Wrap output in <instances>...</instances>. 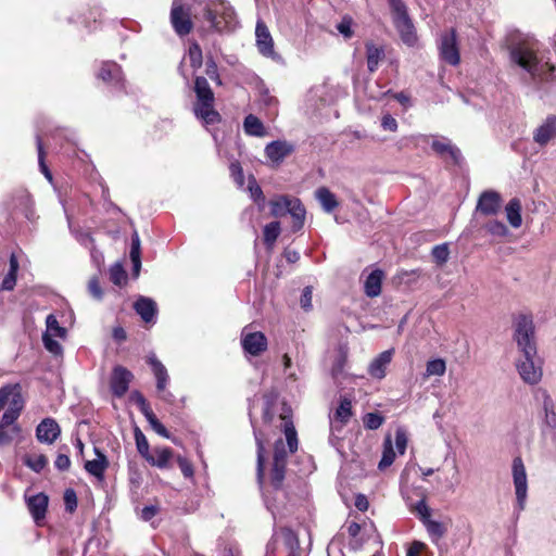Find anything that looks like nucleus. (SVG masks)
I'll list each match as a JSON object with an SVG mask.
<instances>
[{"mask_svg":"<svg viewBox=\"0 0 556 556\" xmlns=\"http://www.w3.org/2000/svg\"><path fill=\"white\" fill-rule=\"evenodd\" d=\"M407 441L408 440H407L406 430L402 427H399L395 430V435H394V443H395V448H396V451H394L391 435L390 434L386 435L384 441H383L382 457L378 464V468L380 470L387 469L388 467H390L393 464V462L396 457V454L403 455L406 451Z\"/></svg>","mask_w":556,"mask_h":556,"instance_id":"nucleus-8","label":"nucleus"},{"mask_svg":"<svg viewBox=\"0 0 556 556\" xmlns=\"http://www.w3.org/2000/svg\"><path fill=\"white\" fill-rule=\"evenodd\" d=\"M394 350H387L380 353L369 364L368 372L372 378L382 379L386 377L387 367L390 365Z\"/></svg>","mask_w":556,"mask_h":556,"instance_id":"nucleus-27","label":"nucleus"},{"mask_svg":"<svg viewBox=\"0 0 556 556\" xmlns=\"http://www.w3.org/2000/svg\"><path fill=\"white\" fill-rule=\"evenodd\" d=\"M290 205V211H288L287 214H290L293 219V231H299L304 225L306 211L301 201L296 198L292 199Z\"/></svg>","mask_w":556,"mask_h":556,"instance_id":"nucleus-34","label":"nucleus"},{"mask_svg":"<svg viewBox=\"0 0 556 556\" xmlns=\"http://www.w3.org/2000/svg\"><path fill=\"white\" fill-rule=\"evenodd\" d=\"M293 198L281 195L270 202V212L275 217L287 215L290 211V204Z\"/></svg>","mask_w":556,"mask_h":556,"instance_id":"nucleus-36","label":"nucleus"},{"mask_svg":"<svg viewBox=\"0 0 556 556\" xmlns=\"http://www.w3.org/2000/svg\"><path fill=\"white\" fill-rule=\"evenodd\" d=\"M252 428H255V425H252ZM254 437H255V442H256V447H257V451H256V453H257V467H256L257 481L260 484V489H261L265 505H266L267 509L271 513V515L275 517L277 506L274 505V498L270 497V490H268L267 481L265 480V475H264V470H265V439H264L262 432L257 431L256 429H254Z\"/></svg>","mask_w":556,"mask_h":556,"instance_id":"nucleus-7","label":"nucleus"},{"mask_svg":"<svg viewBox=\"0 0 556 556\" xmlns=\"http://www.w3.org/2000/svg\"><path fill=\"white\" fill-rule=\"evenodd\" d=\"M514 338L523 357L517 363L521 379L529 384L539 383L542 378V367L536 355L534 327L530 317L521 315L517 318Z\"/></svg>","mask_w":556,"mask_h":556,"instance_id":"nucleus-2","label":"nucleus"},{"mask_svg":"<svg viewBox=\"0 0 556 556\" xmlns=\"http://www.w3.org/2000/svg\"><path fill=\"white\" fill-rule=\"evenodd\" d=\"M55 337L52 336H42V342L47 351L54 355L62 354V346L61 344L54 340Z\"/></svg>","mask_w":556,"mask_h":556,"instance_id":"nucleus-51","label":"nucleus"},{"mask_svg":"<svg viewBox=\"0 0 556 556\" xmlns=\"http://www.w3.org/2000/svg\"><path fill=\"white\" fill-rule=\"evenodd\" d=\"M366 58H367V67L369 72H375L380 61L384 58V50L382 47H379L372 42L366 43Z\"/></svg>","mask_w":556,"mask_h":556,"instance_id":"nucleus-33","label":"nucleus"},{"mask_svg":"<svg viewBox=\"0 0 556 556\" xmlns=\"http://www.w3.org/2000/svg\"><path fill=\"white\" fill-rule=\"evenodd\" d=\"M337 29L344 38H351L353 35L352 20L349 17H343L342 21L337 25Z\"/></svg>","mask_w":556,"mask_h":556,"instance_id":"nucleus-56","label":"nucleus"},{"mask_svg":"<svg viewBox=\"0 0 556 556\" xmlns=\"http://www.w3.org/2000/svg\"><path fill=\"white\" fill-rule=\"evenodd\" d=\"M149 425L151 426V428L161 437L163 438H166V439H169L170 438V434L169 432L167 431V429L164 427V425L156 418V416H154L153 418H151L149 421Z\"/></svg>","mask_w":556,"mask_h":556,"instance_id":"nucleus-58","label":"nucleus"},{"mask_svg":"<svg viewBox=\"0 0 556 556\" xmlns=\"http://www.w3.org/2000/svg\"><path fill=\"white\" fill-rule=\"evenodd\" d=\"M24 463L27 467L36 472H40L48 464V459L45 455H28L24 458Z\"/></svg>","mask_w":556,"mask_h":556,"instance_id":"nucleus-43","label":"nucleus"},{"mask_svg":"<svg viewBox=\"0 0 556 556\" xmlns=\"http://www.w3.org/2000/svg\"><path fill=\"white\" fill-rule=\"evenodd\" d=\"M110 279L116 286H123L126 282L127 275L121 264L116 263L111 266Z\"/></svg>","mask_w":556,"mask_h":556,"instance_id":"nucleus-46","label":"nucleus"},{"mask_svg":"<svg viewBox=\"0 0 556 556\" xmlns=\"http://www.w3.org/2000/svg\"><path fill=\"white\" fill-rule=\"evenodd\" d=\"M60 433V426L52 418H45L36 428L37 440L46 444H52Z\"/></svg>","mask_w":556,"mask_h":556,"instance_id":"nucleus-22","label":"nucleus"},{"mask_svg":"<svg viewBox=\"0 0 556 556\" xmlns=\"http://www.w3.org/2000/svg\"><path fill=\"white\" fill-rule=\"evenodd\" d=\"M230 174L233 178L235 182L239 188H242L244 185V176L241 165L238 162H233L230 164Z\"/></svg>","mask_w":556,"mask_h":556,"instance_id":"nucleus-52","label":"nucleus"},{"mask_svg":"<svg viewBox=\"0 0 556 556\" xmlns=\"http://www.w3.org/2000/svg\"><path fill=\"white\" fill-rule=\"evenodd\" d=\"M486 231L495 237H506L508 235V229L506 225L500 220H490L485 224Z\"/></svg>","mask_w":556,"mask_h":556,"instance_id":"nucleus-45","label":"nucleus"},{"mask_svg":"<svg viewBox=\"0 0 556 556\" xmlns=\"http://www.w3.org/2000/svg\"><path fill=\"white\" fill-rule=\"evenodd\" d=\"M94 452H96L97 458H94L92 460H87L85 464V469L90 475H92L99 479H102L104 476V471L109 466V462H108L106 456L99 448L96 447Z\"/></svg>","mask_w":556,"mask_h":556,"instance_id":"nucleus-30","label":"nucleus"},{"mask_svg":"<svg viewBox=\"0 0 556 556\" xmlns=\"http://www.w3.org/2000/svg\"><path fill=\"white\" fill-rule=\"evenodd\" d=\"M243 128L247 135L254 137H263L266 134L263 123L253 114H249L244 118Z\"/></svg>","mask_w":556,"mask_h":556,"instance_id":"nucleus-35","label":"nucleus"},{"mask_svg":"<svg viewBox=\"0 0 556 556\" xmlns=\"http://www.w3.org/2000/svg\"><path fill=\"white\" fill-rule=\"evenodd\" d=\"M505 212L509 225L514 228H519L522 224L520 200L517 198L509 200L505 207Z\"/></svg>","mask_w":556,"mask_h":556,"instance_id":"nucleus-32","label":"nucleus"},{"mask_svg":"<svg viewBox=\"0 0 556 556\" xmlns=\"http://www.w3.org/2000/svg\"><path fill=\"white\" fill-rule=\"evenodd\" d=\"M384 274L380 269L372 270L364 282L365 294L369 298H376L381 293V285Z\"/></svg>","mask_w":556,"mask_h":556,"instance_id":"nucleus-29","label":"nucleus"},{"mask_svg":"<svg viewBox=\"0 0 556 556\" xmlns=\"http://www.w3.org/2000/svg\"><path fill=\"white\" fill-rule=\"evenodd\" d=\"M174 459V452L172 448L166 446H155L146 460L160 469H168L172 467Z\"/></svg>","mask_w":556,"mask_h":556,"instance_id":"nucleus-24","label":"nucleus"},{"mask_svg":"<svg viewBox=\"0 0 556 556\" xmlns=\"http://www.w3.org/2000/svg\"><path fill=\"white\" fill-rule=\"evenodd\" d=\"M65 509L73 513L77 507V496L74 490L67 489L64 493Z\"/></svg>","mask_w":556,"mask_h":556,"instance_id":"nucleus-54","label":"nucleus"},{"mask_svg":"<svg viewBox=\"0 0 556 556\" xmlns=\"http://www.w3.org/2000/svg\"><path fill=\"white\" fill-rule=\"evenodd\" d=\"M446 370L445 361L442 358H434L427 362L426 365V377L431 376H443Z\"/></svg>","mask_w":556,"mask_h":556,"instance_id":"nucleus-40","label":"nucleus"},{"mask_svg":"<svg viewBox=\"0 0 556 556\" xmlns=\"http://www.w3.org/2000/svg\"><path fill=\"white\" fill-rule=\"evenodd\" d=\"M510 63L528 75L529 83L541 89L555 78V66L542 50L541 42L530 35L511 34L506 40Z\"/></svg>","mask_w":556,"mask_h":556,"instance_id":"nucleus-1","label":"nucleus"},{"mask_svg":"<svg viewBox=\"0 0 556 556\" xmlns=\"http://www.w3.org/2000/svg\"><path fill=\"white\" fill-rule=\"evenodd\" d=\"M502 205V198L498 192L494 190L483 191L476 205V214L485 216L495 215L500 212Z\"/></svg>","mask_w":556,"mask_h":556,"instance_id":"nucleus-17","label":"nucleus"},{"mask_svg":"<svg viewBox=\"0 0 556 556\" xmlns=\"http://www.w3.org/2000/svg\"><path fill=\"white\" fill-rule=\"evenodd\" d=\"M157 513H159L157 506L150 505V506H146L141 509L140 516H141L142 520L150 521L153 517L156 516Z\"/></svg>","mask_w":556,"mask_h":556,"instance_id":"nucleus-63","label":"nucleus"},{"mask_svg":"<svg viewBox=\"0 0 556 556\" xmlns=\"http://www.w3.org/2000/svg\"><path fill=\"white\" fill-rule=\"evenodd\" d=\"M147 363L150 365L151 370L156 380V391H164L169 383V375L166 367L157 359L154 353L147 356Z\"/></svg>","mask_w":556,"mask_h":556,"instance_id":"nucleus-26","label":"nucleus"},{"mask_svg":"<svg viewBox=\"0 0 556 556\" xmlns=\"http://www.w3.org/2000/svg\"><path fill=\"white\" fill-rule=\"evenodd\" d=\"M426 548V544L420 541H414L408 551L406 556H419V554Z\"/></svg>","mask_w":556,"mask_h":556,"instance_id":"nucleus-64","label":"nucleus"},{"mask_svg":"<svg viewBox=\"0 0 556 556\" xmlns=\"http://www.w3.org/2000/svg\"><path fill=\"white\" fill-rule=\"evenodd\" d=\"M513 471V480L515 485L516 498L519 506V509H523L527 492H528V481H527V472L525 464L521 457H515L511 466Z\"/></svg>","mask_w":556,"mask_h":556,"instance_id":"nucleus-14","label":"nucleus"},{"mask_svg":"<svg viewBox=\"0 0 556 556\" xmlns=\"http://www.w3.org/2000/svg\"><path fill=\"white\" fill-rule=\"evenodd\" d=\"M188 58L190 65L194 70H198L202 66V50L198 43L194 42L189 47Z\"/></svg>","mask_w":556,"mask_h":556,"instance_id":"nucleus-47","label":"nucleus"},{"mask_svg":"<svg viewBox=\"0 0 556 556\" xmlns=\"http://www.w3.org/2000/svg\"><path fill=\"white\" fill-rule=\"evenodd\" d=\"M89 293L97 300H101L103 296V291L100 287L99 279L97 277H92L88 282Z\"/></svg>","mask_w":556,"mask_h":556,"instance_id":"nucleus-57","label":"nucleus"},{"mask_svg":"<svg viewBox=\"0 0 556 556\" xmlns=\"http://www.w3.org/2000/svg\"><path fill=\"white\" fill-rule=\"evenodd\" d=\"M440 58L447 64L456 66L460 62L456 31L454 29L444 31L438 41Z\"/></svg>","mask_w":556,"mask_h":556,"instance_id":"nucleus-11","label":"nucleus"},{"mask_svg":"<svg viewBox=\"0 0 556 556\" xmlns=\"http://www.w3.org/2000/svg\"><path fill=\"white\" fill-rule=\"evenodd\" d=\"M204 18L208 28L216 31H231L237 26L233 9L224 0L210 1L205 4Z\"/></svg>","mask_w":556,"mask_h":556,"instance_id":"nucleus-5","label":"nucleus"},{"mask_svg":"<svg viewBox=\"0 0 556 556\" xmlns=\"http://www.w3.org/2000/svg\"><path fill=\"white\" fill-rule=\"evenodd\" d=\"M413 511L417 515V517L425 526L433 543H438L445 535L447 530L446 526L440 521L430 518V508L428 507L425 500L418 501L415 504Z\"/></svg>","mask_w":556,"mask_h":556,"instance_id":"nucleus-10","label":"nucleus"},{"mask_svg":"<svg viewBox=\"0 0 556 556\" xmlns=\"http://www.w3.org/2000/svg\"><path fill=\"white\" fill-rule=\"evenodd\" d=\"M431 148L438 155L445 160L450 159L454 164L460 162L462 154L459 149L452 144L447 138L441 137L433 139Z\"/></svg>","mask_w":556,"mask_h":556,"instance_id":"nucleus-21","label":"nucleus"},{"mask_svg":"<svg viewBox=\"0 0 556 556\" xmlns=\"http://www.w3.org/2000/svg\"><path fill=\"white\" fill-rule=\"evenodd\" d=\"M248 190L255 202L264 200L263 191L253 176L249 177Z\"/></svg>","mask_w":556,"mask_h":556,"instance_id":"nucleus-53","label":"nucleus"},{"mask_svg":"<svg viewBox=\"0 0 556 556\" xmlns=\"http://www.w3.org/2000/svg\"><path fill=\"white\" fill-rule=\"evenodd\" d=\"M134 308L144 323L149 324L155 321L157 306L152 299L139 296L134 304Z\"/></svg>","mask_w":556,"mask_h":556,"instance_id":"nucleus-28","label":"nucleus"},{"mask_svg":"<svg viewBox=\"0 0 556 556\" xmlns=\"http://www.w3.org/2000/svg\"><path fill=\"white\" fill-rule=\"evenodd\" d=\"M285 435L287 440L288 451L281 438L276 440L274 450V459L269 471V480L267 482L268 490L271 493H279L281 491L282 482L285 480L286 464L288 453H293L298 448L296 431L292 422L285 421ZM274 502L276 497L271 496Z\"/></svg>","mask_w":556,"mask_h":556,"instance_id":"nucleus-3","label":"nucleus"},{"mask_svg":"<svg viewBox=\"0 0 556 556\" xmlns=\"http://www.w3.org/2000/svg\"><path fill=\"white\" fill-rule=\"evenodd\" d=\"M283 375L289 381H296L299 379V367L294 366L291 357L288 354L282 356Z\"/></svg>","mask_w":556,"mask_h":556,"instance_id":"nucleus-41","label":"nucleus"},{"mask_svg":"<svg viewBox=\"0 0 556 556\" xmlns=\"http://www.w3.org/2000/svg\"><path fill=\"white\" fill-rule=\"evenodd\" d=\"M315 198L326 213H331L339 206L336 195L326 187L318 188L315 191Z\"/></svg>","mask_w":556,"mask_h":556,"instance_id":"nucleus-31","label":"nucleus"},{"mask_svg":"<svg viewBox=\"0 0 556 556\" xmlns=\"http://www.w3.org/2000/svg\"><path fill=\"white\" fill-rule=\"evenodd\" d=\"M241 345L247 354L258 356L267 350L268 341L261 331H252L251 326H245L241 331Z\"/></svg>","mask_w":556,"mask_h":556,"instance_id":"nucleus-12","label":"nucleus"},{"mask_svg":"<svg viewBox=\"0 0 556 556\" xmlns=\"http://www.w3.org/2000/svg\"><path fill=\"white\" fill-rule=\"evenodd\" d=\"M381 126L384 130L395 131L397 129V122L390 114H386L382 117Z\"/></svg>","mask_w":556,"mask_h":556,"instance_id":"nucleus-60","label":"nucleus"},{"mask_svg":"<svg viewBox=\"0 0 556 556\" xmlns=\"http://www.w3.org/2000/svg\"><path fill=\"white\" fill-rule=\"evenodd\" d=\"M54 465L55 467L61 470V471H65L70 468L71 466V459L67 455L65 454H59L55 462H54Z\"/></svg>","mask_w":556,"mask_h":556,"instance_id":"nucleus-62","label":"nucleus"},{"mask_svg":"<svg viewBox=\"0 0 556 556\" xmlns=\"http://www.w3.org/2000/svg\"><path fill=\"white\" fill-rule=\"evenodd\" d=\"M98 77L119 90L125 88V79L123 76L122 68L115 62H103L98 73Z\"/></svg>","mask_w":556,"mask_h":556,"instance_id":"nucleus-18","label":"nucleus"},{"mask_svg":"<svg viewBox=\"0 0 556 556\" xmlns=\"http://www.w3.org/2000/svg\"><path fill=\"white\" fill-rule=\"evenodd\" d=\"M16 285V275L8 273L1 282V289L11 291Z\"/></svg>","mask_w":556,"mask_h":556,"instance_id":"nucleus-61","label":"nucleus"},{"mask_svg":"<svg viewBox=\"0 0 556 556\" xmlns=\"http://www.w3.org/2000/svg\"><path fill=\"white\" fill-rule=\"evenodd\" d=\"M49 498L43 493H38L27 500V507L35 522L40 526L46 517Z\"/></svg>","mask_w":556,"mask_h":556,"instance_id":"nucleus-25","label":"nucleus"},{"mask_svg":"<svg viewBox=\"0 0 556 556\" xmlns=\"http://www.w3.org/2000/svg\"><path fill=\"white\" fill-rule=\"evenodd\" d=\"M256 46L258 52L271 60H279L280 55L274 49V40L268 30V27L263 21H257L255 28Z\"/></svg>","mask_w":556,"mask_h":556,"instance_id":"nucleus-15","label":"nucleus"},{"mask_svg":"<svg viewBox=\"0 0 556 556\" xmlns=\"http://www.w3.org/2000/svg\"><path fill=\"white\" fill-rule=\"evenodd\" d=\"M279 538H282L285 540L286 544H288L290 547H292L293 544L296 543V538H295V534L293 533V531H291L290 529H287V528H282L279 532L275 533L274 540L270 543H268L267 553L273 551L274 544Z\"/></svg>","mask_w":556,"mask_h":556,"instance_id":"nucleus-42","label":"nucleus"},{"mask_svg":"<svg viewBox=\"0 0 556 556\" xmlns=\"http://www.w3.org/2000/svg\"><path fill=\"white\" fill-rule=\"evenodd\" d=\"M132 379L134 375L130 370L119 365L115 366L110 380V388L113 395L116 397L125 395Z\"/></svg>","mask_w":556,"mask_h":556,"instance_id":"nucleus-16","label":"nucleus"},{"mask_svg":"<svg viewBox=\"0 0 556 556\" xmlns=\"http://www.w3.org/2000/svg\"><path fill=\"white\" fill-rule=\"evenodd\" d=\"M353 415L352 412V402L350 399L342 396L340 397V402L338 407L333 413L329 415L330 422V438L329 441L334 445V441L339 440V434L342 432L343 428L350 421Z\"/></svg>","mask_w":556,"mask_h":556,"instance_id":"nucleus-9","label":"nucleus"},{"mask_svg":"<svg viewBox=\"0 0 556 556\" xmlns=\"http://www.w3.org/2000/svg\"><path fill=\"white\" fill-rule=\"evenodd\" d=\"M556 137V115H548L544 122L534 130L533 140L539 146H546Z\"/></svg>","mask_w":556,"mask_h":556,"instance_id":"nucleus-23","label":"nucleus"},{"mask_svg":"<svg viewBox=\"0 0 556 556\" xmlns=\"http://www.w3.org/2000/svg\"><path fill=\"white\" fill-rule=\"evenodd\" d=\"M264 241L267 248H271L280 233L279 222H271L264 227Z\"/></svg>","mask_w":556,"mask_h":556,"instance_id":"nucleus-39","label":"nucleus"},{"mask_svg":"<svg viewBox=\"0 0 556 556\" xmlns=\"http://www.w3.org/2000/svg\"><path fill=\"white\" fill-rule=\"evenodd\" d=\"M392 20L402 41L412 47L417 41L414 24L408 15L407 8L402 0H388Z\"/></svg>","mask_w":556,"mask_h":556,"instance_id":"nucleus-6","label":"nucleus"},{"mask_svg":"<svg viewBox=\"0 0 556 556\" xmlns=\"http://www.w3.org/2000/svg\"><path fill=\"white\" fill-rule=\"evenodd\" d=\"M176 460L184 477L192 478L194 473L192 464L186 457L182 456H177Z\"/></svg>","mask_w":556,"mask_h":556,"instance_id":"nucleus-55","label":"nucleus"},{"mask_svg":"<svg viewBox=\"0 0 556 556\" xmlns=\"http://www.w3.org/2000/svg\"><path fill=\"white\" fill-rule=\"evenodd\" d=\"M448 255H450V251L445 243L435 245L432 249V256H433L434 261L439 264H444L447 261Z\"/></svg>","mask_w":556,"mask_h":556,"instance_id":"nucleus-50","label":"nucleus"},{"mask_svg":"<svg viewBox=\"0 0 556 556\" xmlns=\"http://www.w3.org/2000/svg\"><path fill=\"white\" fill-rule=\"evenodd\" d=\"M312 296H313L312 288L311 287H305L303 289V292H302V295H301V299H300L301 307L304 311H309L312 308V306H313V304H312Z\"/></svg>","mask_w":556,"mask_h":556,"instance_id":"nucleus-59","label":"nucleus"},{"mask_svg":"<svg viewBox=\"0 0 556 556\" xmlns=\"http://www.w3.org/2000/svg\"><path fill=\"white\" fill-rule=\"evenodd\" d=\"M194 92L197 94V103L193 112L197 118L202 121L204 125H213L220 121L219 113L214 109V93L206 78L198 76L194 80Z\"/></svg>","mask_w":556,"mask_h":556,"instance_id":"nucleus-4","label":"nucleus"},{"mask_svg":"<svg viewBox=\"0 0 556 556\" xmlns=\"http://www.w3.org/2000/svg\"><path fill=\"white\" fill-rule=\"evenodd\" d=\"M37 150H38V163H39L40 170L45 175V177L51 182L52 174L49 170L48 166L46 165L45 151H43L41 138L39 136H37Z\"/></svg>","mask_w":556,"mask_h":556,"instance_id":"nucleus-48","label":"nucleus"},{"mask_svg":"<svg viewBox=\"0 0 556 556\" xmlns=\"http://www.w3.org/2000/svg\"><path fill=\"white\" fill-rule=\"evenodd\" d=\"M135 441L139 454L146 459L150 455L151 451L146 435L139 428L135 429Z\"/></svg>","mask_w":556,"mask_h":556,"instance_id":"nucleus-44","label":"nucleus"},{"mask_svg":"<svg viewBox=\"0 0 556 556\" xmlns=\"http://www.w3.org/2000/svg\"><path fill=\"white\" fill-rule=\"evenodd\" d=\"M293 151L294 146L292 143L286 140H275L265 147L264 153L274 165H279Z\"/></svg>","mask_w":556,"mask_h":556,"instance_id":"nucleus-19","label":"nucleus"},{"mask_svg":"<svg viewBox=\"0 0 556 556\" xmlns=\"http://www.w3.org/2000/svg\"><path fill=\"white\" fill-rule=\"evenodd\" d=\"M23 407L24 401L22 394H16L15 397L11 400L9 408L4 412L2 419L0 421V424H2V427L13 425L11 432L14 435H20L22 431L21 427L18 425H15L14 422L20 417Z\"/></svg>","mask_w":556,"mask_h":556,"instance_id":"nucleus-20","label":"nucleus"},{"mask_svg":"<svg viewBox=\"0 0 556 556\" xmlns=\"http://www.w3.org/2000/svg\"><path fill=\"white\" fill-rule=\"evenodd\" d=\"M170 24L178 36H186L192 29L190 9L181 3V0H174L170 10Z\"/></svg>","mask_w":556,"mask_h":556,"instance_id":"nucleus-13","label":"nucleus"},{"mask_svg":"<svg viewBox=\"0 0 556 556\" xmlns=\"http://www.w3.org/2000/svg\"><path fill=\"white\" fill-rule=\"evenodd\" d=\"M46 326L47 330L43 334L46 336H52L56 338H65L66 336V329L64 327H61L56 317L53 314H50L46 318Z\"/></svg>","mask_w":556,"mask_h":556,"instance_id":"nucleus-37","label":"nucleus"},{"mask_svg":"<svg viewBox=\"0 0 556 556\" xmlns=\"http://www.w3.org/2000/svg\"><path fill=\"white\" fill-rule=\"evenodd\" d=\"M16 394H21V387L17 383L7 384L0 388V410L7 403L10 404L11 400L14 399Z\"/></svg>","mask_w":556,"mask_h":556,"instance_id":"nucleus-38","label":"nucleus"},{"mask_svg":"<svg viewBox=\"0 0 556 556\" xmlns=\"http://www.w3.org/2000/svg\"><path fill=\"white\" fill-rule=\"evenodd\" d=\"M384 418L378 413H368L364 416L363 422L367 429L376 430L381 427Z\"/></svg>","mask_w":556,"mask_h":556,"instance_id":"nucleus-49","label":"nucleus"}]
</instances>
